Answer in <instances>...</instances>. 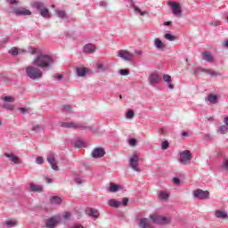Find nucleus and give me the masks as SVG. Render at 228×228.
Wrapping results in <instances>:
<instances>
[{
  "mask_svg": "<svg viewBox=\"0 0 228 228\" xmlns=\"http://www.w3.org/2000/svg\"><path fill=\"white\" fill-rule=\"evenodd\" d=\"M31 54H37L34 58L32 64L38 69H49L53 63V59L49 54L42 53L40 48H30Z\"/></svg>",
  "mask_w": 228,
  "mask_h": 228,
  "instance_id": "obj_1",
  "label": "nucleus"
},
{
  "mask_svg": "<svg viewBox=\"0 0 228 228\" xmlns=\"http://www.w3.org/2000/svg\"><path fill=\"white\" fill-rule=\"evenodd\" d=\"M26 75L28 76V77H29L30 79H40V77H42V76H44V73L42 72V69H40V68L38 67H35V66H28L25 69Z\"/></svg>",
  "mask_w": 228,
  "mask_h": 228,
  "instance_id": "obj_2",
  "label": "nucleus"
},
{
  "mask_svg": "<svg viewBox=\"0 0 228 228\" xmlns=\"http://www.w3.org/2000/svg\"><path fill=\"white\" fill-rule=\"evenodd\" d=\"M152 224H159V225H167L172 222L171 216H165L159 214H152L150 216Z\"/></svg>",
  "mask_w": 228,
  "mask_h": 228,
  "instance_id": "obj_3",
  "label": "nucleus"
},
{
  "mask_svg": "<svg viewBox=\"0 0 228 228\" xmlns=\"http://www.w3.org/2000/svg\"><path fill=\"white\" fill-rule=\"evenodd\" d=\"M167 4L175 17H183V7H181L179 2L169 1L167 2Z\"/></svg>",
  "mask_w": 228,
  "mask_h": 228,
  "instance_id": "obj_4",
  "label": "nucleus"
},
{
  "mask_svg": "<svg viewBox=\"0 0 228 228\" xmlns=\"http://www.w3.org/2000/svg\"><path fill=\"white\" fill-rule=\"evenodd\" d=\"M32 6L37 10H40V15L43 16L44 19H51V12H49V9L44 8V3L33 2Z\"/></svg>",
  "mask_w": 228,
  "mask_h": 228,
  "instance_id": "obj_5",
  "label": "nucleus"
},
{
  "mask_svg": "<svg viewBox=\"0 0 228 228\" xmlns=\"http://www.w3.org/2000/svg\"><path fill=\"white\" fill-rule=\"evenodd\" d=\"M140 161V157L138 154L134 153L133 156L129 159V165L133 170L135 172H142V169L140 168V165L138 164Z\"/></svg>",
  "mask_w": 228,
  "mask_h": 228,
  "instance_id": "obj_6",
  "label": "nucleus"
},
{
  "mask_svg": "<svg viewBox=\"0 0 228 228\" xmlns=\"http://www.w3.org/2000/svg\"><path fill=\"white\" fill-rule=\"evenodd\" d=\"M61 222V216H53L52 217L46 219L45 227L47 228H56V226Z\"/></svg>",
  "mask_w": 228,
  "mask_h": 228,
  "instance_id": "obj_7",
  "label": "nucleus"
},
{
  "mask_svg": "<svg viewBox=\"0 0 228 228\" xmlns=\"http://www.w3.org/2000/svg\"><path fill=\"white\" fill-rule=\"evenodd\" d=\"M60 126L67 129H88V126L74 122H61Z\"/></svg>",
  "mask_w": 228,
  "mask_h": 228,
  "instance_id": "obj_8",
  "label": "nucleus"
},
{
  "mask_svg": "<svg viewBox=\"0 0 228 228\" xmlns=\"http://www.w3.org/2000/svg\"><path fill=\"white\" fill-rule=\"evenodd\" d=\"M200 72H204L205 74H209L210 76H212V77L222 76V73H220V71H215V70L208 69L204 68H196L194 69L195 76H197V74H200Z\"/></svg>",
  "mask_w": 228,
  "mask_h": 228,
  "instance_id": "obj_9",
  "label": "nucleus"
},
{
  "mask_svg": "<svg viewBox=\"0 0 228 228\" xmlns=\"http://www.w3.org/2000/svg\"><path fill=\"white\" fill-rule=\"evenodd\" d=\"M193 197L199 199V200H206L209 199V191L198 189L193 191Z\"/></svg>",
  "mask_w": 228,
  "mask_h": 228,
  "instance_id": "obj_10",
  "label": "nucleus"
},
{
  "mask_svg": "<svg viewBox=\"0 0 228 228\" xmlns=\"http://www.w3.org/2000/svg\"><path fill=\"white\" fill-rule=\"evenodd\" d=\"M191 161V152L190 151H184L180 154V162L183 165H188Z\"/></svg>",
  "mask_w": 228,
  "mask_h": 228,
  "instance_id": "obj_11",
  "label": "nucleus"
},
{
  "mask_svg": "<svg viewBox=\"0 0 228 228\" xmlns=\"http://www.w3.org/2000/svg\"><path fill=\"white\" fill-rule=\"evenodd\" d=\"M47 161L51 165L53 170L58 171V164L56 163V155L53 152H49L47 155Z\"/></svg>",
  "mask_w": 228,
  "mask_h": 228,
  "instance_id": "obj_12",
  "label": "nucleus"
},
{
  "mask_svg": "<svg viewBox=\"0 0 228 228\" xmlns=\"http://www.w3.org/2000/svg\"><path fill=\"white\" fill-rule=\"evenodd\" d=\"M118 56L122 58V60H126V61H132V60L134 58L131 53L127 52V50H119L118 52Z\"/></svg>",
  "mask_w": 228,
  "mask_h": 228,
  "instance_id": "obj_13",
  "label": "nucleus"
},
{
  "mask_svg": "<svg viewBox=\"0 0 228 228\" xmlns=\"http://www.w3.org/2000/svg\"><path fill=\"white\" fill-rule=\"evenodd\" d=\"M110 68H111V65H110L109 61H100L96 64V69L100 72H106L110 70Z\"/></svg>",
  "mask_w": 228,
  "mask_h": 228,
  "instance_id": "obj_14",
  "label": "nucleus"
},
{
  "mask_svg": "<svg viewBox=\"0 0 228 228\" xmlns=\"http://www.w3.org/2000/svg\"><path fill=\"white\" fill-rule=\"evenodd\" d=\"M138 225L141 228H152V221L149 218H141L138 221Z\"/></svg>",
  "mask_w": 228,
  "mask_h": 228,
  "instance_id": "obj_15",
  "label": "nucleus"
},
{
  "mask_svg": "<svg viewBox=\"0 0 228 228\" xmlns=\"http://www.w3.org/2000/svg\"><path fill=\"white\" fill-rule=\"evenodd\" d=\"M13 13L18 16H26V15H31V11L24 7H20V8L14 9Z\"/></svg>",
  "mask_w": 228,
  "mask_h": 228,
  "instance_id": "obj_16",
  "label": "nucleus"
},
{
  "mask_svg": "<svg viewBox=\"0 0 228 228\" xmlns=\"http://www.w3.org/2000/svg\"><path fill=\"white\" fill-rule=\"evenodd\" d=\"M202 56V60H204V61H208V63H215V57L213 56V54H211V53L206 51L203 52L201 53Z\"/></svg>",
  "mask_w": 228,
  "mask_h": 228,
  "instance_id": "obj_17",
  "label": "nucleus"
},
{
  "mask_svg": "<svg viewBox=\"0 0 228 228\" xmlns=\"http://www.w3.org/2000/svg\"><path fill=\"white\" fill-rule=\"evenodd\" d=\"M154 45L159 51H164L167 49V45H165V43H163L159 37L154 39Z\"/></svg>",
  "mask_w": 228,
  "mask_h": 228,
  "instance_id": "obj_18",
  "label": "nucleus"
},
{
  "mask_svg": "<svg viewBox=\"0 0 228 228\" xmlns=\"http://www.w3.org/2000/svg\"><path fill=\"white\" fill-rule=\"evenodd\" d=\"M159 75L158 73H151L148 78L150 85H158L159 83Z\"/></svg>",
  "mask_w": 228,
  "mask_h": 228,
  "instance_id": "obj_19",
  "label": "nucleus"
},
{
  "mask_svg": "<svg viewBox=\"0 0 228 228\" xmlns=\"http://www.w3.org/2000/svg\"><path fill=\"white\" fill-rule=\"evenodd\" d=\"M104 154H106V152L104 151V149H102V148H95L92 152L93 158H96V159L102 158Z\"/></svg>",
  "mask_w": 228,
  "mask_h": 228,
  "instance_id": "obj_20",
  "label": "nucleus"
},
{
  "mask_svg": "<svg viewBox=\"0 0 228 228\" xmlns=\"http://www.w3.org/2000/svg\"><path fill=\"white\" fill-rule=\"evenodd\" d=\"M29 190L30 191H34L35 193H42V191H44V187L39 184L30 183Z\"/></svg>",
  "mask_w": 228,
  "mask_h": 228,
  "instance_id": "obj_21",
  "label": "nucleus"
},
{
  "mask_svg": "<svg viewBox=\"0 0 228 228\" xmlns=\"http://www.w3.org/2000/svg\"><path fill=\"white\" fill-rule=\"evenodd\" d=\"M4 156L9 158L12 163H15V165H20V163H22L19 157L15 156L13 153H4Z\"/></svg>",
  "mask_w": 228,
  "mask_h": 228,
  "instance_id": "obj_22",
  "label": "nucleus"
},
{
  "mask_svg": "<svg viewBox=\"0 0 228 228\" xmlns=\"http://www.w3.org/2000/svg\"><path fill=\"white\" fill-rule=\"evenodd\" d=\"M86 213L88 216H92L93 218L99 217V211L95 208H87L86 209Z\"/></svg>",
  "mask_w": 228,
  "mask_h": 228,
  "instance_id": "obj_23",
  "label": "nucleus"
},
{
  "mask_svg": "<svg viewBox=\"0 0 228 228\" xmlns=\"http://www.w3.org/2000/svg\"><path fill=\"white\" fill-rule=\"evenodd\" d=\"M85 53H87V54H92V53H95V45L93 44H87L84 46Z\"/></svg>",
  "mask_w": 228,
  "mask_h": 228,
  "instance_id": "obj_24",
  "label": "nucleus"
},
{
  "mask_svg": "<svg viewBox=\"0 0 228 228\" xmlns=\"http://www.w3.org/2000/svg\"><path fill=\"white\" fill-rule=\"evenodd\" d=\"M163 79L168 85V88H170V90H174V85H172V77L170 75H164Z\"/></svg>",
  "mask_w": 228,
  "mask_h": 228,
  "instance_id": "obj_25",
  "label": "nucleus"
},
{
  "mask_svg": "<svg viewBox=\"0 0 228 228\" xmlns=\"http://www.w3.org/2000/svg\"><path fill=\"white\" fill-rule=\"evenodd\" d=\"M108 204L111 208H119L120 206H122V202H120L115 199L109 200Z\"/></svg>",
  "mask_w": 228,
  "mask_h": 228,
  "instance_id": "obj_26",
  "label": "nucleus"
},
{
  "mask_svg": "<svg viewBox=\"0 0 228 228\" xmlns=\"http://www.w3.org/2000/svg\"><path fill=\"white\" fill-rule=\"evenodd\" d=\"M215 216L216 218H222L223 220H225V218H227V212L222 210H216Z\"/></svg>",
  "mask_w": 228,
  "mask_h": 228,
  "instance_id": "obj_27",
  "label": "nucleus"
},
{
  "mask_svg": "<svg viewBox=\"0 0 228 228\" xmlns=\"http://www.w3.org/2000/svg\"><path fill=\"white\" fill-rule=\"evenodd\" d=\"M88 69L86 68H77V76L79 77H85Z\"/></svg>",
  "mask_w": 228,
  "mask_h": 228,
  "instance_id": "obj_28",
  "label": "nucleus"
},
{
  "mask_svg": "<svg viewBox=\"0 0 228 228\" xmlns=\"http://www.w3.org/2000/svg\"><path fill=\"white\" fill-rule=\"evenodd\" d=\"M131 6L134 9V12H138V13H140V15H142V16L148 15V13H149L148 11L142 12V9L139 8L138 6H136L133 2L131 4Z\"/></svg>",
  "mask_w": 228,
  "mask_h": 228,
  "instance_id": "obj_29",
  "label": "nucleus"
},
{
  "mask_svg": "<svg viewBox=\"0 0 228 228\" xmlns=\"http://www.w3.org/2000/svg\"><path fill=\"white\" fill-rule=\"evenodd\" d=\"M51 204L60 205L61 204V198L58 196H53L50 200Z\"/></svg>",
  "mask_w": 228,
  "mask_h": 228,
  "instance_id": "obj_30",
  "label": "nucleus"
},
{
  "mask_svg": "<svg viewBox=\"0 0 228 228\" xmlns=\"http://www.w3.org/2000/svg\"><path fill=\"white\" fill-rule=\"evenodd\" d=\"M208 101H209L211 104H216V102H218V96L216 94H209L208 96Z\"/></svg>",
  "mask_w": 228,
  "mask_h": 228,
  "instance_id": "obj_31",
  "label": "nucleus"
},
{
  "mask_svg": "<svg viewBox=\"0 0 228 228\" xmlns=\"http://www.w3.org/2000/svg\"><path fill=\"white\" fill-rule=\"evenodd\" d=\"M164 38H166V40H168L169 42H174L175 40H177L176 36H174V35L169 34V33L165 34Z\"/></svg>",
  "mask_w": 228,
  "mask_h": 228,
  "instance_id": "obj_32",
  "label": "nucleus"
},
{
  "mask_svg": "<svg viewBox=\"0 0 228 228\" xmlns=\"http://www.w3.org/2000/svg\"><path fill=\"white\" fill-rule=\"evenodd\" d=\"M109 191H110V193H115L118 191V185H117L114 183H111L109 188Z\"/></svg>",
  "mask_w": 228,
  "mask_h": 228,
  "instance_id": "obj_33",
  "label": "nucleus"
},
{
  "mask_svg": "<svg viewBox=\"0 0 228 228\" xmlns=\"http://www.w3.org/2000/svg\"><path fill=\"white\" fill-rule=\"evenodd\" d=\"M159 197L162 200H168V192H167V191H160L159 193Z\"/></svg>",
  "mask_w": 228,
  "mask_h": 228,
  "instance_id": "obj_34",
  "label": "nucleus"
},
{
  "mask_svg": "<svg viewBox=\"0 0 228 228\" xmlns=\"http://www.w3.org/2000/svg\"><path fill=\"white\" fill-rule=\"evenodd\" d=\"M5 225H7V227H15V225H17V221L13 219L7 220Z\"/></svg>",
  "mask_w": 228,
  "mask_h": 228,
  "instance_id": "obj_35",
  "label": "nucleus"
},
{
  "mask_svg": "<svg viewBox=\"0 0 228 228\" xmlns=\"http://www.w3.org/2000/svg\"><path fill=\"white\" fill-rule=\"evenodd\" d=\"M57 15L60 19H67V13H65V11L58 10Z\"/></svg>",
  "mask_w": 228,
  "mask_h": 228,
  "instance_id": "obj_36",
  "label": "nucleus"
},
{
  "mask_svg": "<svg viewBox=\"0 0 228 228\" xmlns=\"http://www.w3.org/2000/svg\"><path fill=\"white\" fill-rule=\"evenodd\" d=\"M227 131H228L227 126H221L218 129V133H220L221 134H225Z\"/></svg>",
  "mask_w": 228,
  "mask_h": 228,
  "instance_id": "obj_37",
  "label": "nucleus"
},
{
  "mask_svg": "<svg viewBox=\"0 0 228 228\" xmlns=\"http://www.w3.org/2000/svg\"><path fill=\"white\" fill-rule=\"evenodd\" d=\"M169 146H170V143L168 142V141H164L162 142L161 149L162 151H167V149H168Z\"/></svg>",
  "mask_w": 228,
  "mask_h": 228,
  "instance_id": "obj_38",
  "label": "nucleus"
},
{
  "mask_svg": "<svg viewBox=\"0 0 228 228\" xmlns=\"http://www.w3.org/2000/svg\"><path fill=\"white\" fill-rule=\"evenodd\" d=\"M222 168L228 171V159L223 160Z\"/></svg>",
  "mask_w": 228,
  "mask_h": 228,
  "instance_id": "obj_39",
  "label": "nucleus"
},
{
  "mask_svg": "<svg viewBox=\"0 0 228 228\" xmlns=\"http://www.w3.org/2000/svg\"><path fill=\"white\" fill-rule=\"evenodd\" d=\"M62 110L64 111V113H70V111H72V108L70 107V105H64Z\"/></svg>",
  "mask_w": 228,
  "mask_h": 228,
  "instance_id": "obj_40",
  "label": "nucleus"
},
{
  "mask_svg": "<svg viewBox=\"0 0 228 228\" xmlns=\"http://www.w3.org/2000/svg\"><path fill=\"white\" fill-rule=\"evenodd\" d=\"M43 129L41 125H35L32 127V131H36V133H40V130Z\"/></svg>",
  "mask_w": 228,
  "mask_h": 228,
  "instance_id": "obj_41",
  "label": "nucleus"
},
{
  "mask_svg": "<svg viewBox=\"0 0 228 228\" xmlns=\"http://www.w3.org/2000/svg\"><path fill=\"white\" fill-rule=\"evenodd\" d=\"M4 101H5V102H14L15 98H13V96H5L4 98Z\"/></svg>",
  "mask_w": 228,
  "mask_h": 228,
  "instance_id": "obj_42",
  "label": "nucleus"
},
{
  "mask_svg": "<svg viewBox=\"0 0 228 228\" xmlns=\"http://www.w3.org/2000/svg\"><path fill=\"white\" fill-rule=\"evenodd\" d=\"M126 118H133V117H134V111L129 110L126 112Z\"/></svg>",
  "mask_w": 228,
  "mask_h": 228,
  "instance_id": "obj_43",
  "label": "nucleus"
},
{
  "mask_svg": "<svg viewBox=\"0 0 228 228\" xmlns=\"http://www.w3.org/2000/svg\"><path fill=\"white\" fill-rule=\"evenodd\" d=\"M9 53L12 54V56H17L19 54V50L17 48H12Z\"/></svg>",
  "mask_w": 228,
  "mask_h": 228,
  "instance_id": "obj_44",
  "label": "nucleus"
},
{
  "mask_svg": "<svg viewBox=\"0 0 228 228\" xmlns=\"http://www.w3.org/2000/svg\"><path fill=\"white\" fill-rule=\"evenodd\" d=\"M54 79H56V81H61L63 79V75L61 74H55L53 76Z\"/></svg>",
  "mask_w": 228,
  "mask_h": 228,
  "instance_id": "obj_45",
  "label": "nucleus"
},
{
  "mask_svg": "<svg viewBox=\"0 0 228 228\" xmlns=\"http://www.w3.org/2000/svg\"><path fill=\"white\" fill-rule=\"evenodd\" d=\"M119 73L121 76H129V70L127 69H120Z\"/></svg>",
  "mask_w": 228,
  "mask_h": 228,
  "instance_id": "obj_46",
  "label": "nucleus"
},
{
  "mask_svg": "<svg viewBox=\"0 0 228 228\" xmlns=\"http://www.w3.org/2000/svg\"><path fill=\"white\" fill-rule=\"evenodd\" d=\"M36 163H37V165H42V163H44V158L42 157H37L36 159Z\"/></svg>",
  "mask_w": 228,
  "mask_h": 228,
  "instance_id": "obj_47",
  "label": "nucleus"
},
{
  "mask_svg": "<svg viewBox=\"0 0 228 228\" xmlns=\"http://www.w3.org/2000/svg\"><path fill=\"white\" fill-rule=\"evenodd\" d=\"M4 108H5V110H13V105L10 104V103H4Z\"/></svg>",
  "mask_w": 228,
  "mask_h": 228,
  "instance_id": "obj_48",
  "label": "nucleus"
},
{
  "mask_svg": "<svg viewBox=\"0 0 228 228\" xmlns=\"http://www.w3.org/2000/svg\"><path fill=\"white\" fill-rule=\"evenodd\" d=\"M75 147H77L78 149H81V147H83V142L81 141H77L75 142Z\"/></svg>",
  "mask_w": 228,
  "mask_h": 228,
  "instance_id": "obj_49",
  "label": "nucleus"
},
{
  "mask_svg": "<svg viewBox=\"0 0 228 228\" xmlns=\"http://www.w3.org/2000/svg\"><path fill=\"white\" fill-rule=\"evenodd\" d=\"M129 145H131L132 147H134V145H136V139H131L129 141Z\"/></svg>",
  "mask_w": 228,
  "mask_h": 228,
  "instance_id": "obj_50",
  "label": "nucleus"
},
{
  "mask_svg": "<svg viewBox=\"0 0 228 228\" xmlns=\"http://www.w3.org/2000/svg\"><path fill=\"white\" fill-rule=\"evenodd\" d=\"M174 184H181V180L179 178L175 177L173 179Z\"/></svg>",
  "mask_w": 228,
  "mask_h": 228,
  "instance_id": "obj_51",
  "label": "nucleus"
},
{
  "mask_svg": "<svg viewBox=\"0 0 228 228\" xmlns=\"http://www.w3.org/2000/svg\"><path fill=\"white\" fill-rule=\"evenodd\" d=\"M8 42H10V37H4V38L1 41V45H3V44H8Z\"/></svg>",
  "mask_w": 228,
  "mask_h": 228,
  "instance_id": "obj_52",
  "label": "nucleus"
},
{
  "mask_svg": "<svg viewBox=\"0 0 228 228\" xmlns=\"http://www.w3.org/2000/svg\"><path fill=\"white\" fill-rule=\"evenodd\" d=\"M7 3L9 4H18L19 2L17 0H7Z\"/></svg>",
  "mask_w": 228,
  "mask_h": 228,
  "instance_id": "obj_53",
  "label": "nucleus"
},
{
  "mask_svg": "<svg viewBox=\"0 0 228 228\" xmlns=\"http://www.w3.org/2000/svg\"><path fill=\"white\" fill-rule=\"evenodd\" d=\"M128 202H129V199H127V198H123V202H122V205H123V206H127Z\"/></svg>",
  "mask_w": 228,
  "mask_h": 228,
  "instance_id": "obj_54",
  "label": "nucleus"
},
{
  "mask_svg": "<svg viewBox=\"0 0 228 228\" xmlns=\"http://www.w3.org/2000/svg\"><path fill=\"white\" fill-rule=\"evenodd\" d=\"M63 218H65V220H67L68 218H70V212H65L63 215Z\"/></svg>",
  "mask_w": 228,
  "mask_h": 228,
  "instance_id": "obj_55",
  "label": "nucleus"
},
{
  "mask_svg": "<svg viewBox=\"0 0 228 228\" xmlns=\"http://www.w3.org/2000/svg\"><path fill=\"white\" fill-rule=\"evenodd\" d=\"M100 6L106 8V6H108V4L105 1H102L100 2Z\"/></svg>",
  "mask_w": 228,
  "mask_h": 228,
  "instance_id": "obj_56",
  "label": "nucleus"
},
{
  "mask_svg": "<svg viewBox=\"0 0 228 228\" xmlns=\"http://www.w3.org/2000/svg\"><path fill=\"white\" fill-rule=\"evenodd\" d=\"M75 183H77V184H81L83 183V180H81L80 177H77L75 179Z\"/></svg>",
  "mask_w": 228,
  "mask_h": 228,
  "instance_id": "obj_57",
  "label": "nucleus"
},
{
  "mask_svg": "<svg viewBox=\"0 0 228 228\" xmlns=\"http://www.w3.org/2000/svg\"><path fill=\"white\" fill-rule=\"evenodd\" d=\"M134 53H135V54H136L137 56H142V50H134Z\"/></svg>",
  "mask_w": 228,
  "mask_h": 228,
  "instance_id": "obj_58",
  "label": "nucleus"
},
{
  "mask_svg": "<svg viewBox=\"0 0 228 228\" xmlns=\"http://www.w3.org/2000/svg\"><path fill=\"white\" fill-rule=\"evenodd\" d=\"M45 181L48 184H51V183H53V178L46 177Z\"/></svg>",
  "mask_w": 228,
  "mask_h": 228,
  "instance_id": "obj_59",
  "label": "nucleus"
},
{
  "mask_svg": "<svg viewBox=\"0 0 228 228\" xmlns=\"http://www.w3.org/2000/svg\"><path fill=\"white\" fill-rule=\"evenodd\" d=\"M19 111H20V113H26V108H19Z\"/></svg>",
  "mask_w": 228,
  "mask_h": 228,
  "instance_id": "obj_60",
  "label": "nucleus"
},
{
  "mask_svg": "<svg viewBox=\"0 0 228 228\" xmlns=\"http://www.w3.org/2000/svg\"><path fill=\"white\" fill-rule=\"evenodd\" d=\"M72 228H85V227L81 224H76Z\"/></svg>",
  "mask_w": 228,
  "mask_h": 228,
  "instance_id": "obj_61",
  "label": "nucleus"
},
{
  "mask_svg": "<svg viewBox=\"0 0 228 228\" xmlns=\"http://www.w3.org/2000/svg\"><path fill=\"white\" fill-rule=\"evenodd\" d=\"M224 47H228V40L223 43Z\"/></svg>",
  "mask_w": 228,
  "mask_h": 228,
  "instance_id": "obj_62",
  "label": "nucleus"
},
{
  "mask_svg": "<svg viewBox=\"0 0 228 228\" xmlns=\"http://www.w3.org/2000/svg\"><path fill=\"white\" fill-rule=\"evenodd\" d=\"M224 123L226 124V126H228V117L224 118Z\"/></svg>",
  "mask_w": 228,
  "mask_h": 228,
  "instance_id": "obj_63",
  "label": "nucleus"
},
{
  "mask_svg": "<svg viewBox=\"0 0 228 228\" xmlns=\"http://www.w3.org/2000/svg\"><path fill=\"white\" fill-rule=\"evenodd\" d=\"M182 136H188V132H183Z\"/></svg>",
  "mask_w": 228,
  "mask_h": 228,
  "instance_id": "obj_64",
  "label": "nucleus"
}]
</instances>
